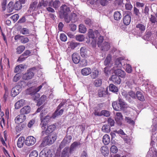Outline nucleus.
<instances>
[{"mask_svg": "<svg viewBox=\"0 0 157 157\" xmlns=\"http://www.w3.org/2000/svg\"><path fill=\"white\" fill-rule=\"evenodd\" d=\"M70 8L66 5H63L60 7V10L59 12V17L60 18H64L66 22L68 20V17L71 12Z\"/></svg>", "mask_w": 157, "mask_h": 157, "instance_id": "obj_1", "label": "nucleus"}, {"mask_svg": "<svg viewBox=\"0 0 157 157\" xmlns=\"http://www.w3.org/2000/svg\"><path fill=\"white\" fill-rule=\"evenodd\" d=\"M57 138V136L56 134L52 135V136H47L44 137L40 146L41 147H43L47 145L52 144L56 140Z\"/></svg>", "mask_w": 157, "mask_h": 157, "instance_id": "obj_2", "label": "nucleus"}, {"mask_svg": "<svg viewBox=\"0 0 157 157\" xmlns=\"http://www.w3.org/2000/svg\"><path fill=\"white\" fill-rule=\"evenodd\" d=\"M112 105L114 110L119 111L123 109L126 105V103L122 99L119 98L118 99V102L116 101H113L112 102Z\"/></svg>", "mask_w": 157, "mask_h": 157, "instance_id": "obj_3", "label": "nucleus"}, {"mask_svg": "<svg viewBox=\"0 0 157 157\" xmlns=\"http://www.w3.org/2000/svg\"><path fill=\"white\" fill-rule=\"evenodd\" d=\"M44 114L41 112L40 114V120L41 121V123L40 124V126L42 128V130L45 129V127L47 125L48 123L50 121L51 118L52 117V116L51 117L50 116L47 115L44 117Z\"/></svg>", "mask_w": 157, "mask_h": 157, "instance_id": "obj_4", "label": "nucleus"}, {"mask_svg": "<svg viewBox=\"0 0 157 157\" xmlns=\"http://www.w3.org/2000/svg\"><path fill=\"white\" fill-rule=\"evenodd\" d=\"M36 70V68L33 67L30 68L27 71V72L24 74L23 76V78L25 80L31 79L33 78L34 74L33 71Z\"/></svg>", "mask_w": 157, "mask_h": 157, "instance_id": "obj_5", "label": "nucleus"}, {"mask_svg": "<svg viewBox=\"0 0 157 157\" xmlns=\"http://www.w3.org/2000/svg\"><path fill=\"white\" fill-rule=\"evenodd\" d=\"M56 128V126L54 124H50L47 127H45L44 129L42 130L41 134L42 136H44L45 134L49 135L51 133L54 132Z\"/></svg>", "mask_w": 157, "mask_h": 157, "instance_id": "obj_6", "label": "nucleus"}, {"mask_svg": "<svg viewBox=\"0 0 157 157\" xmlns=\"http://www.w3.org/2000/svg\"><path fill=\"white\" fill-rule=\"evenodd\" d=\"M72 139V136L70 135H66L59 145V148H63L66 144L70 143Z\"/></svg>", "mask_w": 157, "mask_h": 157, "instance_id": "obj_7", "label": "nucleus"}, {"mask_svg": "<svg viewBox=\"0 0 157 157\" xmlns=\"http://www.w3.org/2000/svg\"><path fill=\"white\" fill-rule=\"evenodd\" d=\"M36 141V139L34 137L32 136H29L26 138L25 143V145L28 146H31L34 145Z\"/></svg>", "mask_w": 157, "mask_h": 157, "instance_id": "obj_8", "label": "nucleus"}, {"mask_svg": "<svg viewBox=\"0 0 157 157\" xmlns=\"http://www.w3.org/2000/svg\"><path fill=\"white\" fill-rule=\"evenodd\" d=\"M21 89V86L20 85H17L16 86L12 89L11 91V96L13 97L16 96L20 93Z\"/></svg>", "mask_w": 157, "mask_h": 157, "instance_id": "obj_9", "label": "nucleus"}, {"mask_svg": "<svg viewBox=\"0 0 157 157\" xmlns=\"http://www.w3.org/2000/svg\"><path fill=\"white\" fill-rule=\"evenodd\" d=\"M26 120V116L23 114L20 113L15 118V122L17 124L21 123Z\"/></svg>", "mask_w": 157, "mask_h": 157, "instance_id": "obj_10", "label": "nucleus"}, {"mask_svg": "<svg viewBox=\"0 0 157 157\" xmlns=\"http://www.w3.org/2000/svg\"><path fill=\"white\" fill-rule=\"evenodd\" d=\"M68 20L66 22L68 23L71 21L72 22H75L77 21L78 17L77 14L74 12H72L70 15L68 17Z\"/></svg>", "mask_w": 157, "mask_h": 157, "instance_id": "obj_11", "label": "nucleus"}, {"mask_svg": "<svg viewBox=\"0 0 157 157\" xmlns=\"http://www.w3.org/2000/svg\"><path fill=\"white\" fill-rule=\"evenodd\" d=\"M80 145L81 143L80 142L75 141V142L73 143L71 145L70 148H69L70 154L73 153L77 147L80 146Z\"/></svg>", "mask_w": 157, "mask_h": 157, "instance_id": "obj_12", "label": "nucleus"}, {"mask_svg": "<svg viewBox=\"0 0 157 157\" xmlns=\"http://www.w3.org/2000/svg\"><path fill=\"white\" fill-rule=\"evenodd\" d=\"M51 152L50 149L45 148L42 150L39 154L40 157H48V155Z\"/></svg>", "mask_w": 157, "mask_h": 157, "instance_id": "obj_13", "label": "nucleus"}, {"mask_svg": "<svg viewBox=\"0 0 157 157\" xmlns=\"http://www.w3.org/2000/svg\"><path fill=\"white\" fill-rule=\"evenodd\" d=\"M123 116L122 113L120 112H117L116 113L114 117L116 121L120 125H121L122 124L121 121L123 119Z\"/></svg>", "mask_w": 157, "mask_h": 157, "instance_id": "obj_14", "label": "nucleus"}, {"mask_svg": "<svg viewBox=\"0 0 157 157\" xmlns=\"http://www.w3.org/2000/svg\"><path fill=\"white\" fill-rule=\"evenodd\" d=\"M60 2L59 0H55L53 1L52 0L49 2L48 6H52L55 9H57L59 7Z\"/></svg>", "mask_w": 157, "mask_h": 157, "instance_id": "obj_15", "label": "nucleus"}, {"mask_svg": "<svg viewBox=\"0 0 157 157\" xmlns=\"http://www.w3.org/2000/svg\"><path fill=\"white\" fill-rule=\"evenodd\" d=\"M70 154L69 147H66L61 151L60 157H70Z\"/></svg>", "mask_w": 157, "mask_h": 157, "instance_id": "obj_16", "label": "nucleus"}, {"mask_svg": "<svg viewBox=\"0 0 157 157\" xmlns=\"http://www.w3.org/2000/svg\"><path fill=\"white\" fill-rule=\"evenodd\" d=\"M111 79L115 84H119L121 82V78L116 74L112 75L111 77Z\"/></svg>", "mask_w": 157, "mask_h": 157, "instance_id": "obj_17", "label": "nucleus"}, {"mask_svg": "<svg viewBox=\"0 0 157 157\" xmlns=\"http://www.w3.org/2000/svg\"><path fill=\"white\" fill-rule=\"evenodd\" d=\"M81 58L77 53H74L72 55V59L74 63L77 64L79 63Z\"/></svg>", "mask_w": 157, "mask_h": 157, "instance_id": "obj_18", "label": "nucleus"}, {"mask_svg": "<svg viewBox=\"0 0 157 157\" xmlns=\"http://www.w3.org/2000/svg\"><path fill=\"white\" fill-rule=\"evenodd\" d=\"M63 112L64 110L63 109H58V106L56 108V110L52 115V118H55L59 116L62 115V114H63Z\"/></svg>", "mask_w": 157, "mask_h": 157, "instance_id": "obj_19", "label": "nucleus"}, {"mask_svg": "<svg viewBox=\"0 0 157 157\" xmlns=\"http://www.w3.org/2000/svg\"><path fill=\"white\" fill-rule=\"evenodd\" d=\"M31 111V108L29 105H26L22 108L20 110V113L25 115L30 113Z\"/></svg>", "mask_w": 157, "mask_h": 157, "instance_id": "obj_20", "label": "nucleus"}, {"mask_svg": "<svg viewBox=\"0 0 157 157\" xmlns=\"http://www.w3.org/2000/svg\"><path fill=\"white\" fill-rule=\"evenodd\" d=\"M100 151L102 154L105 157H106L109 154V149L108 147L105 146V145L102 146L101 148Z\"/></svg>", "mask_w": 157, "mask_h": 157, "instance_id": "obj_21", "label": "nucleus"}, {"mask_svg": "<svg viewBox=\"0 0 157 157\" xmlns=\"http://www.w3.org/2000/svg\"><path fill=\"white\" fill-rule=\"evenodd\" d=\"M81 73L83 76H87L91 72V69L90 67H85L81 70Z\"/></svg>", "mask_w": 157, "mask_h": 157, "instance_id": "obj_22", "label": "nucleus"}, {"mask_svg": "<svg viewBox=\"0 0 157 157\" xmlns=\"http://www.w3.org/2000/svg\"><path fill=\"white\" fill-rule=\"evenodd\" d=\"M25 140V137L24 136H20L19 138L17 140V145L19 148H21V147H23L24 144Z\"/></svg>", "mask_w": 157, "mask_h": 157, "instance_id": "obj_23", "label": "nucleus"}, {"mask_svg": "<svg viewBox=\"0 0 157 157\" xmlns=\"http://www.w3.org/2000/svg\"><path fill=\"white\" fill-rule=\"evenodd\" d=\"M115 74L117 75V76L120 78H124L125 76V72L124 71L121 69H117L115 71Z\"/></svg>", "mask_w": 157, "mask_h": 157, "instance_id": "obj_24", "label": "nucleus"}, {"mask_svg": "<svg viewBox=\"0 0 157 157\" xmlns=\"http://www.w3.org/2000/svg\"><path fill=\"white\" fill-rule=\"evenodd\" d=\"M131 21V17L130 15H126L123 18V22L126 25H128Z\"/></svg>", "mask_w": 157, "mask_h": 157, "instance_id": "obj_25", "label": "nucleus"}, {"mask_svg": "<svg viewBox=\"0 0 157 157\" xmlns=\"http://www.w3.org/2000/svg\"><path fill=\"white\" fill-rule=\"evenodd\" d=\"M87 50L85 47L81 48L80 50V55L82 57H86L87 56Z\"/></svg>", "mask_w": 157, "mask_h": 157, "instance_id": "obj_26", "label": "nucleus"}, {"mask_svg": "<svg viewBox=\"0 0 157 157\" xmlns=\"http://www.w3.org/2000/svg\"><path fill=\"white\" fill-rule=\"evenodd\" d=\"M107 93L104 88H101L98 90V95L100 97H104L106 96Z\"/></svg>", "mask_w": 157, "mask_h": 157, "instance_id": "obj_27", "label": "nucleus"}, {"mask_svg": "<svg viewBox=\"0 0 157 157\" xmlns=\"http://www.w3.org/2000/svg\"><path fill=\"white\" fill-rule=\"evenodd\" d=\"M110 45L109 42H104L101 46V49L102 51H107L109 49Z\"/></svg>", "mask_w": 157, "mask_h": 157, "instance_id": "obj_28", "label": "nucleus"}, {"mask_svg": "<svg viewBox=\"0 0 157 157\" xmlns=\"http://www.w3.org/2000/svg\"><path fill=\"white\" fill-rule=\"evenodd\" d=\"M14 9V8L13 4V2L11 1L10 2L7 6V11L8 13H11L13 12Z\"/></svg>", "mask_w": 157, "mask_h": 157, "instance_id": "obj_29", "label": "nucleus"}, {"mask_svg": "<svg viewBox=\"0 0 157 157\" xmlns=\"http://www.w3.org/2000/svg\"><path fill=\"white\" fill-rule=\"evenodd\" d=\"M25 103V100L23 99H20L15 103V107L16 109H18L22 106Z\"/></svg>", "mask_w": 157, "mask_h": 157, "instance_id": "obj_30", "label": "nucleus"}, {"mask_svg": "<svg viewBox=\"0 0 157 157\" xmlns=\"http://www.w3.org/2000/svg\"><path fill=\"white\" fill-rule=\"evenodd\" d=\"M110 138L109 136L107 134L104 135L102 139V142L104 144L107 145L109 144L110 141Z\"/></svg>", "mask_w": 157, "mask_h": 157, "instance_id": "obj_31", "label": "nucleus"}, {"mask_svg": "<svg viewBox=\"0 0 157 157\" xmlns=\"http://www.w3.org/2000/svg\"><path fill=\"white\" fill-rule=\"evenodd\" d=\"M26 126V123H19L16 127V130L17 132H20L24 129Z\"/></svg>", "mask_w": 157, "mask_h": 157, "instance_id": "obj_32", "label": "nucleus"}, {"mask_svg": "<svg viewBox=\"0 0 157 157\" xmlns=\"http://www.w3.org/2000/svg\"><path fill=\"white\" fill-rule=\"evenodd\" d=\"M99 71L96 68H95L92 70V73L90 75L92 78L94 79L97 78L98 76Z\"/></svg>", "mask_w": 157, "mask_h": 157, "instance_id": "obj_33", "label": "nucleus"}, {"mask_svg": "<svg viewBox=\"0 0 157 157\" xmlns=\"http://www.w3.org/2000/svg\"><path fill=\"white\" fill-rule=\"evenodd\" d=\"M48 6H49L48 1H44V0H41V1L38 4L37 7L40 8L42 7V6L44 7H47Z\"/></svg>", "mask_w": 157, "mask_h": 157, "instance_id": "obj_34", "label": "nucleus"}, {"mask_svg": "<svg viewBox=\"0 0 157 157\" xmlns=\"http://www.w3.org/2000/svg\"><path fill=\"white\" fill-rule=\"evenodd\" d=\"M93 114L95 116H101V111L100 112L101 109L100 106L94 107V108Z\"/></svg>", "mask_w": 157, "mask_h": 157, "instance_id": "obj_35", "label": "nucleus"}, {"mask_svg": "<svg viewBox=\"0 0 157 157\" xmlns=\"http://www.w3.org/2000/svg\"><path fill=\"white\" fill-rule=\"evenodd\" d=\"M22 4L20 1H16L13 4L14 9L15 10H19L21 9L22 7Z\"/></svg>", "mask_w": 157, "mask_h": 157, "instance_id": "obj_36", "label": "nucleus"}, {"mask_svg": "<svg viewBox=\"0 0 157 157\" xmlns=\"http://www.w3.org/2000/svg\"><path fill=\"white\" fill-rule=\"evenodd\" d=\"M123 59L122 57H119L116 59L115 64V66L117 67H121L122 66V60Z\"/></svg>", "mask_w": 157, "mask_h": 157, "instance_id": "obj_37", "label": "nucleus"}, {"mask_svg": "<svg viewBox=\"0 0 157 157\" xmlns=\"http://www.w3.org/2000/svg\"><path fill=\"white\" fill-rule=\"evenodd\" d=\"M47 96L45 95H43L39 99L37 103V105L40 106L42 105L43 103L44 102L46 101Z\"/></svg>", "mask_w": 157, "mask_h": 157, "instance_id": "obj_38", "label": "nucleus"}, {"mask_svg": "<svg viewBox=\"0 0 157 157\" xmlns=\"http://www.w3.org/2000/svg\"><path fill=\"white\" fill-rule=\"evenodd\" d=\"M136 96L139 100L142 101H144V97L141 92L137 91L136 93Z\"/></svg>", "mask_w": 157, "mask_h": 157, "instance_id": "obj_39", "label": "nucleus"}, {"mask_svg": "<svg viewBox=\"0 0 157 157\" xmlns=\"http://www.w3.org/2000/svg\"><path fill=\"white\" fill-rule=\"evenodd\" d=\"M113 16L114 19L117 21L120 20L122 18L121 13L118 11H116L114 12Z\"/></svg>", "mask_w": 157, "mask_h": 157, "instance_id": "obj_40", "label": "nucleus"}, {"mask_svg": "<svg viewBox=\"0 0 157 157\" xmlns=\"http://www.w3.org/2000/svg\"><path fill=\"white\" fill-rule=\"evenodd\" d=\"M38 4V2L36 1L31 3L29 6V9L31 11H35Z\"/></svg>", "mask_w": 157, "mask_h": 157, "instance_id": "obj_41", "label": "nucleus"}, {"mask_svg": "<svg viewBox=\"0 0 157 157\" xmlns=\"http://www.w3.org/2000/svg\"><path fill=\"white\" fill-rule=\"evenodd\" d=\"M87 29L84 25L80 24L78 26L79 32L81 33H86Z\"/></svg>", "mask_w": 157, "mask_h": 157, "instance_id": "obj_42", "label": "nucleus"}, {"mask_svg": "<svg viewBox=\"0 0 157 157\" xmlns=\"http://www.w3.org/2000/svg\"><path fill=\"white\" fill-rule=\"evenodd\" d=\"M109 90L112 92L116 93L118 91V88L117 87L113 84H110L109 86Z\"/></svg>", "mask_w": 157, "mask_h": 157, "instance_id": "obj_43", "label": "nucleus"}, {"mask_svg": "<svg viewBox=\"0 0 157 157\" xmlns=\"http://www.w3.org/2000/svg\"><path fill=\"white\" fill-rule=\"evenodd\" d=\"M130 78L129 80L126 82V84L130 88H132L133 85L134 83V80L133 79L132 77L131 76H129V78Z\"/></svg>", "mask_w": 157, "mask_h": 157, "instance_id": "obj_44", "label": "nucleus"}, {"mask_svg": "<svg viewBox=\"0 0 157 157\" xmlns=\"http://www.w3.org/2000/svg\"><path fill=\"white\" fill-rule=\"evenodd\" d=\"M88 62L87 60L85 59H82L79 62V64L80 67H83L87 65Z\"/></svg>", "mask_w": 157, "mask_h": 157, "instance_id": "obj_45", "label": "nucleus"}, {"mask_svg": "<svg viewBox=\"0 0 157 157\" xmlns=\"http://www.w3.org/2000/svg\"><path fill=\"white\" fill-rule=\"evenodd\" d=\"M7 0H2L1 2V5L3 11H5L6 9Z\"/></svg>", "mask_w": 157, "mask_h": 157, "instance_id": "obj_46", "label": "nucleus"}, {"mask_svg": "<svg viewBox=\"0 0 157 157\" xmlns=\"http://www.w3.org/2000/svg\"><path fill=\"white\" fill-rule=\"evenodd\" d=\"M25 48V47L24 45H20L16 49L17 53L20 54L22 53L24 51Z\"/></svg>", "mask_w": 157, "mask_h": 157, "instance_id": "obj_47", "label": "nucleus"}, {"mask_svg": "<svg viewBox=\"0 0 157 157\" xmlns=\"http://www.w3.org/2000/svg\"><path fill=\"white\" fill-rule=\"evenodd\" d=\"M111 60V55H109L107 56L104 62V63L105 65L106 66L109 65V63H110Z\"/></svg>", "mask_w": 157, "mask_h": 157, "instance_id": "obj_48", "label": "nucleus"}, {"mask_svg": "<svg viewBox=\"0 0 157 157\" xmlns=\"http://www.w3.org/2000/svg\"><path fill=\"white\" fill-rule=\"evenodd\" d=\"M94 84V86L96 87L100 86L102 84V80L101 79H100V78H98L95 80Z\"/></svg>", "mask_w": 157, "mask_h": 157, "instance_id": "obj_49", "label": "nucleus"}, {"mask_svg": "<svg viewBox=\"0 0 157 157\" xmlns=\"http://www.w3.org/2000/svg\"><path fill=\"white\" fill-rule=\"evenodd\" d=\"M110 128L109 126L105 124L102 128V130L105 132H109Z\"/></svg>", "mask_w": 157, "mask_h": 157, "instance_id": "obj_50", "label": "nucleus"}, {"mask_svg": "<svg viewBox=\"0 0 157 157\" xmlns=\"http://www.w3.org/2000/svg\"><path fill=\"white\" fill-rule=\"evenodd\" d=\"M118 151V149L116 146L113 145L111 147L110 149V152L113 153H116Z\"/></svg>", "mask_w": 157, "mask_h": 157, "instance_id": "obj_51", "label": "nucleus"}, {"mask_svg": "<svg viewBox=\"0 0 157 157\" xmlns=\"http://www.w3.org/2000/svg\"><path fill=\"white\" fill-rule=\"evenodd\" d=\"M38 155V152L36 150L31 151L29 155V157H37Z\"/></svg>", "mask_w": 157, "mask_h": 157, "instance_id": "obj_52", "label": "nucleus"}, {"mask_svg": "<svg viewBox=\"0 0 157 157\" xmlns=\"http://www.w3.org/2000/svg\"><path fill=\"white\" fill-rule=\"evenodd\" d=\"M88 36L89 38L94 39L95 37V35L94 34L93 30L90 29L88 33Z\"/></svg>", "mask_w": 157, "mask_h": 157, "instance_id": "obj_53", "label": "nucleus"}, {"mask_svg": "<svg viewBox=\"0 0 157 157\" xmlns=\"http://www.w3.org/2000/svg\"><path fill=\"white\" fill-rule=\"evenodd\" d=\"M101 116H105V117H109L110 115V113L109 111L104 110L101 111Z\"/></svg>", "mask_w": 157, "mask_h": 157, "instance_id": "obj_54", "label": "nucleus"}, {"mask_svg": "<svg viewBox=\"0 0 157 157\" xmlns=\"http://www.w3.org/2000/svg\"><path fill=\"white\" fill-rule=\"evenodd\" d=\"M76 40L79 41H82L84 40V36L82 35H77L75 36Z\"/></svg>", "mask_w": 157, "mask_h": 157, "instance_id": "obj_55", "label": "nucleus"}, {"mask_svg": "<svg viewBox=\"0 0 157 157\" xmlns=\"http://www.w3.org/2000/svg\"><path fill=\"white\" fill-rule=\"evenodd\" d=\"M136 27L139 28L141 32L144 31L145 29V27L144 25L141 24H138L136 26Z\"/></svg>", "mask_w": 157, "mask_h": 157, "instance_id": "obj_56", "label": "nucleus"}, {"mask_svg": "<svg viewBox=\"0 0 157 157\" xmlns=\"http://www.w3.org/2000/svg\"><path fill=\"white\" fill-rule=\"evenodd\" d=\"M21 78L20 74L19 73H17L16 74L15 76L13 78V82H17Z\"/></svg>", "mask_w": 157, "mask_h": 157, "instance_id": "obj_57", "label": "nucleus"}, {"mask_svg": "<svg viewBox=\"0 0 157 157\" xmlns=\"http://www.w3.org/2000/svg\"><path fill=\"white\" fill-rule=\"evenodd\" d=\"M59 38L61 40L63 41H65L67 40V37L66 35L64 33H61L59 36Z\"/></svg>", "mask_w": 157, "mask_h": 157, "instance_id": "obj_58", "label": "nucleus"}, {"mask_svg": "<svg viewBox=\"0 0 157 157\" xmlns=\"http://www.w3.org/2000/svg\"><path fill=\"white\" fill-rule=\"evenodd\" d=\"M20 33L23 35L29 34V30L26 28H23L20 31Z\"/></svg>", "mask_w": 157, "mask_h": 157, "instance_id": "obj_59", "label": "nucleus"}, {"mask_svg": "<svg viewBox=\"0 0 157 157\" xmlns=\"http://www.w3.org/2000/svg\"><path fill=\"white\" fill-rule=\"evenodd\" d=\"M104 40L103 36H100L98 38V41L97 43L98 47H100L101 44L103 42Z\"/></svg>", "mask_w": 157, "mask_h": 157, "instance_id": "obj_60", "label": "nucleus"}, {"mask_svg": "<svg viewBox=\"0 0 157 157\" xmlns=\"http://www.w3.org/2000/svg\"><path fill=\"white\" fill-rule=\"evenodd\" d=\"M78 44L79 43H77L71 42L70 43L69 47L72 49H74L75 48Z\"/></svg>", "mask_w": 157, "mask_h": 157, "instance_id": "obj_61", "label": "nucleus"}, {"mask_svg": "<svg viewBox=\"0 0 157 157\" xmlns=\"http://www.w3.org/2000/svg\"><path fill=\"white\" fill-rule=\"evenodd\" d=\"M125 120L128 123L130 124L134 125L135 124L134 121L131 119V118L130 117H125Z\"/></svg>", "mask_w": 157, "mask_h": 157, "instance_id": "obj_62", "label": "nucleus"}, {"mask_svg": "<svg viewBox=\"0 0 157 157\" xmlns=\"http://www.w3.org/2000/svg\"><path fill=\"white\" fill-rule=\"evenodd\" d=\"M126 71L128 73H130L132 72V66L129 64H127L126 66Z\"/></svg>", "mask_w": 157, "mask_h": 157, "instance_id": "obj_63", "label": "nucleus"}, {"mask_svg": "<svg viewBox=\"0 0 157 157\" xmlns=\"http://www.w3.org/2000/svg\"><path fill=\"white\" fill-rule=\"evenodd\" d=\"M36 120L35 119H32L29 121L28 123L27 124V126L29 128H30L32 127L33 124H34Z\"/></svg>", "mask_w": 157, "mask_h": 157, "instance_id": "obj_64", "label": "nucleus"}]
</instances>
